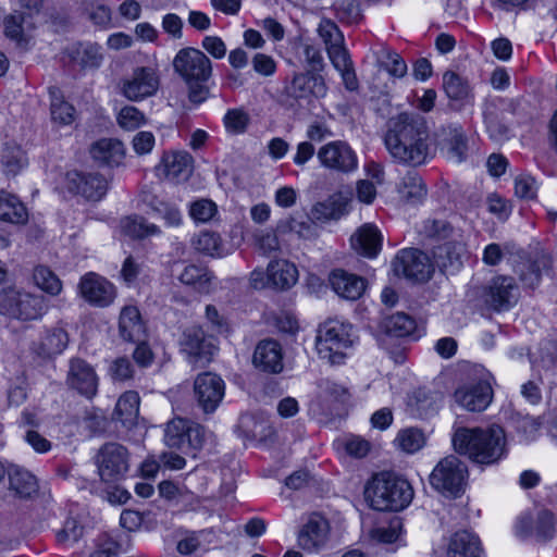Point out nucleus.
<instances>
[{
	"mask_svg": "<svg viewBox=\"0 0 557 557\" xmlns=\"http://www.w3.org/2000/svg\"><path fill=\"white\" fill-rule=\"evenodd\" d=\"M429 127L417 112H401L386 122L384 145L398 163L419 166L430 157Z\"/></svg>",
	"mask_w": 557,
	"mask_h": 557,
	"instance_id": "nucleus-1",
	"label": "nucleus"
},
{
	"mask_svg": "<svg viewBox=\"0 0 557 557\" xmlns=\"http://www.w3.org/2000/svg\"><path fill=\"white\" fill-rule=\"evenodd\" d=\"M451 442L456 453L481 466L495 465L506 455L505 431L497 424L485 429L458 428Z\"/></svg>",
	"mask_w": 557,
	"mask_h": 557,
	"instance_id": "nucleus-2",
	"label": "nucleus"
},
{
	"mask_svg": "<svg viewBox=\"0 0 557 557\" xmlns=\"http://www.w3.org/2000/svg\"><path fill=\"white\" fill-rule=\"evenodd\" d=\"M174 72L187 86L188 100L199 106L210 98L208 82L212 76L211 60L199 49L186 47L172 61Z\"/></svg>",
	"mask_w": 557,
	"mask_h": 557,
	"instance_id": "nucleus-3",
	"label": "nucleus"
},
{
	"mask_svg": "<svg viewBox=\"0 0 557 557\" xmlns=\"http://www.w3.org/2000/svg\"><path fill=\"white\" fill-rule=\"evenodd\" d=\"M364 496L375 510L399 511L410 504L413 491L407 480L391 472H381L368 483Z\"/></svg>",
	"mask_w": 557,
	"mask_h": 557,
	"instance_id": "nucleus-4",
	"label": "nucleus"
},
{
	"mask_svg": "<svg viewBox=\"0 0 557 557\" xmlns=\"http://www.w3.org/2000/svg\"><path fill=\"white\" fill-rule=\"evenodd\" d=\"M465 379L454 393L455 401L468 411L485 410L493 399L491 373L480 364L467 366Z\"/></svg>",
	"mask_w": 557,
	"mask_h": 557,
	"instance_id": "nucleus-5",
	"label": "nucleus"
},
{
	"mask_svg": "<svg viewBox=\"0 0 557 557\" xmlns=\"http://www.w3.org/2000/svg\"><path fill=\"white\" fill-rule=\"evenodd\" d=\"M352 325L338 320H329L319 327L315 348L319 357L327 363L342 364L346 350L355 343Z\"/></svg>",
	"mask_w": 557,
	"mask_h": 557,
	"instance_id": "nucleus-6",
	"label": "nucleus"
},
{
	"mask_svg": "<svg viewBox=\"0 0 557 557\" xmlns=\"http://www.w3.org/2000/svg\"><path fill=\"white\" fill-rule=\"evenodd\" d=\"M48 310L42 295L32 294L15 287L0 290V314L21 322L40 319Z\"/></svg>",
	"mask_w": 557,
	"mask_h": 557,
	"instance_id": "nucleus-7",
	"label": "nucleus"
},
{
	"mask_svg": "<svg viewBox=\"0 0 557 557\" xmlns=\"http://www.w3.org/2000/svg\"><path fill=\"white\" fill-rule=\"evenodd\" d=\"M318 32L325 44L329 58L333 66L341 73L345 87L348 90L358 88V79L354 64L344 46V35L338 26L331 20H322Z\"/></svg>",
	"mask_w": 557,
	"mask_h": 557,
	"instance_id": "nucleus-8",
	"label": "nucleus"
},
{
	"mask_svg": "<svg viewBox=\"0 0 557 557\" xmlns=\"http://www.w3.org/2000/svg\"><path fill=\"white\" fill-rule=\"evenodd\" d=\"M205 441V428L194 421L174 418L165 424L164 443L170 448H176L196 457V453L202 448Z\"/></svg>",
	"mask_w": 557,
	"mask_h": 557,
	"instance_id": "nucleus-9",
	"label": "nucleus"
},
{
	"mask_svg": "<svg viewBox=\"0 0 557 557\" xmlns=\"http://www.w3.org/2000/svg\"><path fill=\"white\" fill-rule=\"evenodd\" d=\"M468 479V468L457 456L443 458L430 475L431 485L442 494L458 497L465 492Z\"/></svg>",
	"mask_w": 557,
	"mask_h": 557,
	"instance_id": "nucleus-10",
	"label": "nucleus"
},
{
	"mask_svg": "<svg viewBox=\"0 0 557 557\" xmlns=\"http://www.w3.org/2000/svg\"><path fill=\"white\" fill-rule=\"evenodd\" d=\"M96 465L101 481L106 483L120 481L128 472L129 451L120 443H106L96 456Z\"/></svg>",
	"mask_w": 557,
	"mask_h": 557,
	"instance_id": "nucleus-11",
	"label": "nucleus"
},
{
	"mask_svg": "<svg viewBox=\"0 0 557 557\" xmlns=\"http://www.w3.org/2000/svg\"><path fill=\"white\" fill-rule=\"evenodd\" d=\"M479 298L490 310L495 312L507 311L517 304L519 287L513 277L498 275L481 288Z\"/></svg>",
	"mask_w": 557,
	"mask_h": 557,
	"instance_id": "nucleus-12",
	"label": "nucleus"
},
{
	"mask_svg": "<svg viewBox=\"0 0 557 557\" xmlns=\"http://www.w3.org/2000/svg\"><path fill=\"white\" fill-rule=\"evenodd\" d=\"M321 165L334 172L348 174L357 170L358 157L344 140L330 141L317 152Z\"/></svg>",
	"mask_w": 557,
	"mask_h": 557,
	"instance_id": "nucleus-13",
	"label": "nucleus"
},
{
	"mask_svg": "<svg viewBox=\"0 0 557 557\" xmlns=\"http://www.w3.org/2000/svg\"><path fill=\"white\" fill-rule=\"evenodd\" d=\"M181 347L194 366H205L210 362L216 350L213 338L207 336L200 326H191L184 331Z\"/></svg>",
	"mask_w": 557,
	"mask_h": 557,
	"instance_id": "nucleus-14",
	"label": "nucleus"
},
{
	"mask_svg": "<svg viewBox=\"0 0 557 557\" xmlns=\"http://www.w3.org/2000/svg\"><path fill=\"white\" fill-rule=\"evenodd\" d=\"M393 268L397 275L418 282L428 281L433 273L428 256L414 248L401 250L394 259Z\"/></svg>",
	"mask_w": 557,
	"mask_h": 557,
	"instance_id": "nucleus-15",
	"label": "nucleus"
},
{
	"mask_svg": "<svg viewBox=\"0 0 557 557\" xmlns=\"http://www.w3.org/2000/svg\"><path fill=\"white\" fill-rule=\"evenodd\" d=\"M159 75L154 67L134 69L129 78L122 83V94L131 101H139L154 95L159 88Z\"/></svg>",
	"mask_w": 557,
	"mask_h": 557,
	"instance_id": "nucleus-16",
	"label": "nucleus"
},
{
	"mask_svg": "<svg viewBox=\"0 0 557 557\" xmlns=\"http://www.w3.org/2000/svg\"><path fill=\"white\" fill-rule=\"evenodd\" d=\"M194 392L199 407L206 413H211L224 397L225 384L219 375L205 372L195 379Z\"/></svg>",
	"mask_w": 557,
	"mask_h": 557,
	"instance_id": "nucleus-17",
	"label": "nucleus"
},
{
	"mask_svg": "<svg viewBox=\"0 0 557 557\" xmlns=\"http://www.w3.org/2000/svg\"><path fill=\"white\" fill-rule=\"evenodd\" d=\"M81 296L91 306L108 307L116 296L115 287L95 272L86 273L78 284Z\"/></svg>",
	"mask_w": 557,
	"mask_h": 557,
	"instance_id": "nucleus-18",
	"label": "nucleus"
},
{
	"mask_svg": "<svg viewBox=\"0 0 557 557\" xmlns=\"http://www.w3.org/2000/svg\"><path fill=\"white\" fill-rule=\"evenodd\" d=\"M66 187L87 200L99 201L108 191V181L99 173L71 171L66 173Z\"/></svg>",
	"mask_w": 557,
	"mask_h": 557,
	"instance_id": "nucleus-19",
	"label": "nucleus"
},
{
	"mask_svg": "<svg viewBox=\"0 0 557 557\" xmlns=\"http://www.w3.org/2000/svg\"><path fill=\"white\" fill-rule=\"evenodd\" d=\"M326 84L320 74L310 72L296 73L284 87V92L294 100L322 98L326 95Z\"/></svg>",
	"mask_w": 557,
	"mask_h": 557,
	"instance_id": "nucleus-20",
	"label": "nucleus"
},
{
	"mask_svg": "<svg viewBox=\"0 0 557 557\" xmlns=\"http://www.w3.org/2000/svg\"><path fill=\"white\" fill-rule=\"evenodd\" d=\"M67 385L81 395L91 398L97 393L98 377L94 368L81 358L70 360Z\"/></svg>",
	"mask_w": 557,
	"mask_h": 557,
	"instance_id": "nucleus-21",
	"label": "nucleus"
},
{
	"mask_svg": "<svg viewBox=\"0 0 557 557\" xmlns=\"http://www.w3.org/2000/svg\"><path fill=\"white\" fill-rule=\"evenodd\" d=\"M556 531L555 515L548 509H542L532 520L522 517L517 524V534L521 537L534 536L540 542H546L554 537Z\"/></svg>",
	"mask_w": 557,
	"mask_h": 557,
	"instance_id": "nucleus-22",
	"label": "nucleus"
},
{
	"mask_svg": "<svg viewBox=\"0 0 557 557\" xmlns=\"http://www.w3.org/2000/svg\"><path fill=\"white\" fill-rule=\"evenodd\" d=\"M329 531V521L319 513H313L300 529L298 544L305 550H318L325 545Z\"/></svg>",
	"mask_w": 557,
	"mask_h": 557,
	"instance_id": "nucleus-23",
	"label": "nucleus"
},
{
	"mask_svg": "<svg viewBox=\"0 0 557 557\" xmlns=\"http://www.w3.org/2000/svg\"><path fill=\"white\" fill-rule=\"evenodd\" d=\"M437 143L449 160L460 163L466 160L468 140L461 126H443L437 134Z\"/></svg>",
	"mask_w": 557,
	"mask_h": 557,
	"instance_id": "nucleus-24",
	"label": "nucleus"
},
{
	"mask_svg": "<svg viewBox=\"0 0 557 557\" xmlns=\"http://www.w3.org/2000/svg\"><path fill=\"white\" fill-rule=\"evenodd\" d=\"M253 366L267 373H280L283 370V351L275 339L260 341L253 351Z\"/></svg>",
	"mask_w": 557,
	"mask_h": 557,
	"instance_id": "nucleus-25",
	"label": "nucleus"
},
{
	"mask_svg": "<svg viewBox=\"0 0 557 557\" xmlns=\"http://www.w3.org/2000/svg\"><path fill=\"white\" fill-rule=\"evenodd\" d=\"M193 157L186 151L168 152L163 154L157 170L169 181L185 182L193 172Z\"/></svg>",
	"mask_w": 557,
	"mask_h": 557,
	"instance_id": "nucleus-26",
	"label": "nucleus"
},
{
	"mask_svg": "<svg viewBox=\"0 0 557 557\" xmlns=\"http://www.w3.org/2000/svg\"><path fill=\"white\" fill-rule=\"evenodd\" d=\"M91 159L99 166H120L125 159L124 144L115 138H101L89 148Z\"/></svg>",
	"mask_w": 557,
	"mask_h": 557,
	"instance_id": "nucleus-27",
	"label": "nucleus"
},
{
	"mask_svg": "<svg viewBox=\"0 0 557 557\" xmlns=\"http://www.w3.org/2000/svg\"><path fill=\"white\" fill-rule=\"evenodd\" d=\"M332 289L347 300L359 299L366 290L363 277L349 273L342 269L333 270L329 276Z\"/></svg>",
	"mask_w": 557,
	"mask_h": 557,
	"instance_id": "nucleus-28",
	"label": "nucleus"
},
{
	"mask_svg": "<svg viewBox=\"0 0 557 557\" xmlns=\"http://www.w3.org/2000/svg\"><path fill=\"white\" fill-rule=\"evenodd\" d=\"M350 200V191L335 193L324 201L318 202L312 207L311 219L320 222L338 220L348 213Z\"/></svg>",
	"mask_w": 557,
	"mask_h": 557,
	"instance_id": "nucleus-29",
	"label": "nucleus"
},
{
	"mask_svg": "<svg viewBox=\"0 0 557 557\" xmlns=\"http://www.w3.org/2000/svg\"><path fill=\"white\" fill-rule=\"evenodd\" d=\"M351 247L359 255L374 258L382 246V235L373 224H364L350 238Z\"/></svg>",
	"mask_w": 557,
	"mask_h": 557,
	"instance_id": "nucleus-30",
	"label": "nucleus"
},
{
	"mask_svg": "<svg viewBox=\"0 0 557 557\" xmlns=\"http://www.w3.org/2000/svg\"><path fill=\"white\" fill-rule=\"evenodd\" d=\"M298 270L285 259H275L268 264V281L276 289L285 290L296 284Z\"/></svg>",
	"mask_w": 557,
	"mask_h": 557,
	"instance_id": "nucleus-31",
	"label": "nucleus"
},
{
	"mask_svg": "<svg viewBox=\"0 0 557 557\" xmlns=\"http://www.w3.org/2000/svg\"><path fill=\"white\" fill-rule=\"evenodd\" d=\"M480 540L468 531H458L450 537L445 557H480Z\"/></svg>",
	"mask_w": 557,
	"mask_h": 557,
	"instance_id": "nucleus-32",
	"label": "nucleus"
},
{
	"mask_svg": "<svg viewBox=\"0 0 557 557\" xmlns=\"http://www.w3.org/2000/svg\"><path fill=\"white\" fill-rule=\"evenodd\" d=\"M434 257L441 268L456 271L462 265L463 259L467 257L466 246L458 238L448 240L436 248Z\"/></svg>",
	"mask_w": 557,
	"mask_h": 557,
	"instance_id": "nucleus-33",
	"label": "nucleus"
},
{
	"mask_svg": "<svg viewBox=\"0 0 557 557\" xmlns=\"http://www.w3.org/2000/svg\"><path fill=\"white\" fill-rule=\"evenodd\" d=\"M140 398L137 392L127 391L116 401L112 419L119 421L126 429H131L137 422Z\"/></svg>",
	"mask_w": 557,
	"mask_h": 557,
	"instance_id": "nucleus-34",
	"label": "nucleus"
},
{
	"mask_svg": "<svg viewBox=\"0 0 557 557\" xmlns=\"http://www.w3.org/2000/svg\"><path fill=\"white\" fill-rule=\"evenodd\" d=\"M120 335L127 342H140L145 336V325L139 310L134 306L122 309L119 321Z\"/></svg>",
	"mask_w": 557,
	"mask_h": 557,
	"instance_id": "nucleus-35",
	"label": "nucleus"
},
{
	"mask_svg": "<svg viewBox=\"0 0 557 557\" xmlns=\"http://www.w3.org/2000/svg\"><path fill=\"white\" fill-rule=\"evenodd\" d=\"M101 47L96 44H74L66 48L70 61L82 69H97L102 62Z\"/></svg>",
	"mask_w": 557,
	"mask_h": 557,
	"instance_id": "nucleus-36",
	"label": "nucleus"
},
{
	"mask_svg": "<svg viewBox=\"0 0 557 557\" xmlns=\"http://www.w3.org/2000/svg\"><path fill=\"white\" fill-rule=\"evenodd\" d=\"M178 281L196 292L208 294L211 290L213 274L205 267L187 264L177 275Z\"/></svg>",
	"mask_w": 557,
	"mask_h": 557,
	"instance_id": "nucleus-37",
	"label": "nucleus"
},
{
	"mask_svg": "<svg viewBox=\"0 0 557 557\" xmlns=\"http://www.w3.org/2000/svg\"><path fill=\"white\" fill-rule=\"evenodd\" d=\"M9 486L15 495L21 498H28L38 491V483L29 471L12 466L8 470Z\"/></svg>",
	"mask_w": 557,
	"mask_h": 557,
	"instance_id": "nucleus-38",
	"label": "nucleus"
},
{
	"mask_svg": "<svg viewBox=\"0 0 557 557\" xmlns=\"http://www.w3.org/2000/svg\"><path fill=\"white\" fill-rule=\"evenodd\" d=\"M69 345V334L60 326L47 329L41 336L37 352L41 357L60 355Z\"/></svg>",
	"mask_w": 557,
	"mask_h": 557,
	"instance_id": "nucleus-39",
	"label": "nucleus"
},
{
	"mask_svg": "<svg viewBox=\"0 0 557 557\" xmlns=\"http://www.w3.org/2000/svg\"><path fill=\"white\" fill-rule=\"evenodd\" d=\"M0 220L12 224H24L28 213L20 199L4 190L0 191Z\"/></svg>",
	"mask_w": 557,
	"mask_h": 557,
	"instance_id": "nucleus-40",
	"label": "nucleus"
},
{
	"mask_svg": "<svg viewBox=\"0 0 557 557\" xmlns=\"http://www.w3.org/2000/svg\"><path fill=\"white\" fill-rule=\"evenodd\" d=\"M549 265V259L542 256L535 260H524L520 262L515 271L527 287L534 288L541 281L542 272L548 270Z\"/></svg>",
	"mask_w": 557,
	"mask_h": 557,
	"instance_id": "nucleus-41",
	"label": "nucleus"
},
{
	"mask_svg": "<svg viewBox=\"0 0 557 557\" xmlns=\"http://www.w3.org/2000/svg\"><path fill=\"white\" fill-rule=\"evenodd\" d=\"M50 113L54 123L70 125L75 120V108L64 100L62 91L55 87H49Z\"/></svg>",
	"mask_w": 557,
	"mask_h": 557,
	"instance_id": "nucleus-42",
	"label": "nucleus"
},
{
	"mask_svg": "<svg viewBox=\"0 0 557 557\" xmlns=\"http://www.w3.org/2000/svg\"><path fill=\"white\" fill-rule=\"evenodd\" d=\"M399 194L410 202H421L426 196V187L421 176L416 171H409L401 180L399 185Z\"/></svg>",
	"mask_w": 557,
	"mask_h": 557,
	"instance_id": "nucleus-43",
	"label": "nucleus"
},
{
	"mask_svg": "<svg viewBox=\"0 0 557 557\" xmlns=\"http://www.w3.org/2000/svg\"><path fill=\"white\" fill-rule=\"evenodd\" d=\"M382 327L388 335L405 337L414 332L417 323L414 319L407 313L396 312L384 318L382 321Z\"/></svg>",
	"mask_w": 557,
	"mask_h": 557,
	"instance_id": "nucleus-44",
	"label": "nucleus"
},
{
	"mask_svg": "<svg viewBox=\"0 0 557 557\" xmlns=\"http://www.w3.org/2000/svg\"><path fill=\"white\" fill-rule=\"evenodd\" d=\"M484 122L490 137L495 141L509 139L510 129L503 121L496 106L490 103L484 110Z\"/></svg>",
	"mask_w": 557,
	"mask_h": 557,
	"instance_id": "nucleus-45",
	"label": "nucleus"
},
{
	"mask_svg": "<svg viewBox=\"0 0 557 557\" xmlns=\"http://www.w3.org/2000/svg\"><path fill=\"white\" fill-rule=\"evenodd\" d=\"M395 443L407 454H414L424 447L426 436L419 428H406L398 432Z\"/></svg>",
	"mask_w": 557,
	"mask_h": 557,
	"instance_id": "nucleus-46",
	"label": "nucleus"
},
{
	"mask_svg": "<svg viewBox=\"0 0 557 557\" xmlns=\"http://www.w3.org/2000/svg\"><path fill=\"white\" fill-rule=\"evenodd\" d=\"M124 232L134 238H145L153 235H160L161 230L158 225L149 223L144 216H128L122 222Z\"/></svg>",
	"mask_w": 557,
	"mask_h": 557,
	"instance_id": "nucleus-47",
	"label": "nucleus"
},
{
	"mask_svg": "<svg viewBox=\"0 0 557 557\" xmlns=\"http://www.w3.org/2000/svg\"><path fill=\"white\" fill-rule=\"evenodd\" d=\"M426 237L443 240L451 238L461 237L460 231L453 227V225L446 220H425L422 224V228L420 231Z\"/></svg>",
	"mask_w": 557,
	"mask_h": 557,
	"instance_id": "nucleus-48",
	"label": "nucleus"
},
{
	"mask_svg": "<svg viewBox=\"0 0 557 557\" xmlns=\"http://www.w3.org/2000/svg\"><path fill=\"white\" fill-rule=\"evenodd\" d=\"M443 87L450 100L463 101L470 95L468 82L455 72L448 71L444 74Z\"/></svg>",
	"mask_w": 557,
	"mask_h": 557,
	"instance_id": "nucleus-49",
	"label": "nucleus"
},
{
	"mask_svg": "<svg viewBox=\"0 0 557 557\" xmlns=\"http://www.w3.org/2000/svg\"><path fill=\"white\" fill-rule=\"evenodd\" d=\"M33 278L40 289L50 295H59L62 290V283L59 277L45 265H38L34 269Z\"/></svg>",
	"mask_w": 557,
	"mask_h": 557,
	"instance_id": "nucleus-50",
	"label": "nucleus"
},
{
	"mask_svg": "<svg viewBox=\"0 0 557 557\" xmlns=\"http://www.w3.org/2000/svg\"><path fill=\"white\" fill-rule=\"evenodd\" d=\"M412 413L426 418L437 410L435 399L424 389H418L409 400Z\"/></svg>",
	"mask_w": 557,
	"mask_h": 557,
	"instance_id": "nucleus-51",
	"label": "nucleus"
},
{
	"mask_svg": "<svg viewBox=\"0 0 557 557\" xmlns=\"http://www.w3.org/2000/svg\"><path fill=\"white\" fill-rule=\"evenodd\" d=\"M25 22V14L16 12L8 15L4 18V34L8 38L14 40L20 47L25 48L27 38L24 35L23 23Z\"/></svg>",
	"mask_w": 557,
	"mask_h": 557,
	"instance_id": "nucleus-52",
	"label": "nucleus"
},
{
	"mask_svg": "<svg viewBox=\"0 0 557 557\" xmlns=\"http://www.w3.org/2000/svg\"><path fill=\"white\" fill-rule=\"evenodd\" d=\"M25 163L24 152L20 147L7 145L1 154L4 174L16 175Z\"/></svg>",
	"mask_w": 557,
	"mask_h": 557,
	"instance_id": "nucleus-53",
	"label": "nucleus"
},
{
	"mask_svg": "<svg viewBox=\"0 0 557 557\" xmlns=\"http://www.w3.org/2000/svg\"><path fill=\"white\" fill-rule=\"evenodd\" d=\"M196 250L211 257H221L223 248L221 238L212 232H201L194 242Z\"/></svg>",
	"mask_w": 557,
	"mask_h": 557,
	"instance_id": "nucleus-54",
	"label": "nucleus"
},
{
	"mask_svg": "<svg viewBox=\"0 0 557 557\" xmlns=\"http://www.w3.org/2000/svg\"><path fill=\"white\" fill-rule=\"evenodd\" d=\"M151 208L170 227H177L183 222L181 210L171 202L158 200L151 205Z\"/></svg>",
	"mask_w": 557,
	"mask_h": 557,
	"instance_id": "nucleus-55",
	"label": "nucleus"
},
{
	"mask_svg": "<svg viewBox=\"0 0 557 557\" xmlns=\"http://www.w3.org/2000/svg\"><path fill=\"white\" fill-rule=\"evenodd\" d=\"M333 8L341 22L354 24L361 17L359 4L355 0H338Z\"/></svg>",
	"mask_w": 557,
	"mask_h": 557,
	"instance_id": "nucleus-56",
	"label": "nucleus"
},
{
	"mask_svg": "<svg viewBox=\"0 0 557 557\" xmlns=\"http://www.w3.org/2000/svg\"><path fill=\"white\" fill-rule=\"evenodd\" d=\"M304 62L307 64L308 70L313 74H319L324 69V58L319 47L305 42L301 45Z\"/></svg>",
	"mask_w": 557,
	"mask_h": 557,
	"instance_id": "nucleus-57",
	"label": "nucleus"
},
{
	"mask_svg": "<svg viewBox=\"0 0 557 557\" xmlns=\"http://www.w3.org/2000/svg\"><path fill=\"white\" fill-rule=\"evenodd\" d=\"M225 128L234 134L244 133L249 123L248 114L242 109H231L224 115Z\"/></svg>",
	"mask_w": 557,
	"mask_h": 557,
	"instance_id": "nucleus-58",
	"label": "nucleus"
},
{
	"mask_svg": "<svg viewBox=\"0 0 557 557\" xmlns=\"http://www.w3.org/2000/svg\"><path fill=\"white\" fill-rule=\"evenodd\" d=\"M401 520L394 518L387 527H381L373 531V537L380 543L393 544L399 540L401 532Z\"/></svg>",
	"mask_w": 557,
	"mask_h": 557,
	"instance_id": "nucleus-59",
	"label": "nucleus"
},
{
	"mask_svg": "<svg viewBox=\"0 0 557 557\" xmlns=\"http://www.w3.org/2000/svg\"><path fill=\"white\" fill-rule=\"evenodd\" d=\"M144 114L135 107H124L117 116L119 125L126 131H134L144 123Z\"/></svg>",
	"mask_w": 557,
	"mask_h": 557,
	"instance_id": "nucleus-60",
	"label": "nucleus"
},
{
	"mask_svg": "<svg viewBox=\"0 0 557 557\" xmlns=\"http://www.w3.org/2000/svg\"><path fill=\"white\" fill-rule=\"evenodd\" d=\"M216 206L208 199L195 201L190 206L189 214L197 222H208L214 215Z\"/></svg>",
	"mask_w": 557,
	"mask_h": 557,
	"instance_id": "nucleus-61",
	"label": "nucleus"
},
{
	"mask_svg": "<svg viewBox=\"0 0 557 557\" xmlns=\"http://www.w3.org/2000/svg\"><path fill=\"white\" fill-rule=\"evenodd\" d=\"M537 191V185L534 177L530 175H520L515 181V193L522 199H534Z\"/></svg>",
	"mask_w": 557,
	"mask_h": 557,
	"instance_id": "nucleus-62",
	"label": "nucleus"
},
{
	"mask_svg": "<svg viewBox=\"0 0 557 557\" xmlns=\"http://www.w3.org/2000/svg\"><path fill=\"white\" fill-rule=\"evenodd\" d=\"M83 421L85 428L91 433L104 432L108 425V420L102 411L95 408L85 411Z\"/></svg>",
	"mask_w": 557,
	"mask_h": 557,
	"instance_id": "nucleus-63",
	"label": "nucleus"
},
{
	"mask_svg": "<svg viewBox=\"0 0 557 557\" xmlns=\"http://www.w3.org/2000/svg\"><path fill=\"white\" fill-rule=\"evenodd\" d=\"M83 530L84 528L76 519L70 518L64 522L63 528L58 532V541L60 543H75L83 535Z\"/></svg>",
	"mask_w": 557,
	"mask_h": 557,
	"instance_id": "nucleus-64",
	"label": "nucleus"
}]
</instances>
